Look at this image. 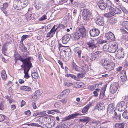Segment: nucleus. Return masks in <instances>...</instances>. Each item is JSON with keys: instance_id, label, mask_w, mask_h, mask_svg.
I'll return each mask as SVG.
<instances>
[{"instance_id": "052dcab7", "label": "nucleus", "mask_w": 128, "mask_h": 128, "mask_svg": "<svg viewBox=\"0 0 128 128\" xmlns=\"http://www.w3.org/2000/svg\"><path fill=\"white\" fill-rule=\"evenodd\" d=\"M70 77H71L72 78L74 79L75 80H78V79L74 75L71 74L70 75Z\"/></svg>"}, {"instance_id": "a19ab883", "label": "nucleus", "mask_w": 128, "mask_h": 128, "mask_svg": "<svg viewBox=\"0 0 128 128\" xmlns=\"http://www.w3.org/2000/svg\"><path fill=\"white\" fill-rule=\"evenodd\" d=\"M8 44V42H6L4 43L2 47V52H5L7 50V48L6 46Z\"/></svg>"}, {"instance_id": "c03bdc74", "label": "nucleus", "mask_w": 128, "mask_h": 128, "mask_svg": "<svg viewBox=\"0 0 128 128\" xmlns=\"http://www.w3.org/2000/svg\"><path fill=\"white\" fill-rule=\"evenodd\" d=\"M64 26L63 24H59L57 28L56 29L57 30V31L58 32L60 30V29L64 28Z\"/></svg>"}, {"instance_id": "603ef678", "label": "nucleus", "mask_w": 128, "mask_h": 128, "mask_svg": "<svg viewBox=\"0 0 128 128\" xmlns=\"http://www.w3.org/2000/svg\"><path fill=\"white\" fill-rule=\"evenodd\" d=\"M26 17L28 20H31L32 18V15L30 14L27 15V16H26Z\"/></svg>"}, {"instance_id": "c9c22d12", "label": "nucleus", "mask_w": 128, "mask_h": 128, "mask_svg": "<svg viewBox=\"0 0 128 128\" xmlns=\"http://www.w3.org/2000/svg\"><path fill=\"white\" fill-rule=\"evenodd\" d=\"M101 52H100L97 51L94 53L93 54L94 56L95 57V58H99L101 56Z\"/></svg>"}, {"instance_id": "f03ea898", "label": "nucleus", "mask_w": 128, "mask_h": 128, "mask_svg": "<svg viewBox=\"0 0 128 128\" xmlns=\"http://www.w3.org/2000/svg\"><path fill=\"white\" fill-rule=\"evenodd\" d=\"M82 16L84 20L88 21L91 19L92 14L90 10L88 9H84L82 12Z\"/></svg>"}, {"instance_id": "69168bd1", "label": "nucleus", "mask_w": 128, "mask_h": 128, "mask_svg": "<svg viewBox=\"0 0 128 128\" xmlns=\"http://www.w3.org/2000/svg\"><path fill=\"white\" fill-rule=\"evenodd\" d=\"M105 91V90H104L102 91H101L100 93V96H102L104 97V92Z\"/></svg>"}, {"instance_id": "49530a36", "label": "nucleus", "mask_w": 128, "mask_h": 128, "mask_svg": "<svg viewBox=\"0 0 128 128\" xmlns=\"http://www.w3.org/2000/svg\"><path fill=\"white\" fill-rule=\"evenodd\" d=\"M116 8V7L114 8L111 6H110L109 8V11L111 12H114V13Z\"/></svg>"}, {"instance_id": "5fc2aeb1", "label": "nucleus", "mask_w": 128, "mask_h": 128, "mask_svg": "<svg viewBox=\"0 0 128 128\" xmlns=\"http://www.w3.org/2000/svg\"><path fill=\"white\" fill-rule=\"evenodd\" d=\"M28 37V36L27 35H23L21 37V40H23Z\"/></svg>"}, {"instance_id": "0e129e2a", "label": "nucleus", "mask_w": 128, "mask_h": 128, "mask_svg": "<svg viewBox=\"0 0 128 128\" xmlns=\"http://www.w3.org/2000/svg\"><path fill=\"white\" fill-rule=\"evenodd\" d=\"M47 113L48 114H51L52 115H54V113L52 110H48L47 112Z\"/></svg>"}, {"instance_id": "412c9836", "label": "nucleus", "mask_w": 128, "mask_h": 128, "mask_svg": "<svg viewBox=\"0 0 128 128\" xmlns=\"http://www.w3.org/2000/svg\"><path fill=\"white\" fill-rule=\"evenodd\" d=\"M90 120V118L88 117H84L79 120V121L81 122H85L87 124Z\"/></svg>"}, {"instance_id": "3c124183", "label": "nucleus", "mask_w": 128, "mask_h": 128, "mask_svg": "<svg viewBox=\"0 0 128 128\" xmlns=\"http://www.w3.org/2000/svg\"><path fill=\"white\" fill-rule=\"evenodd\" d=\"M122 12L124 13V14H126L128 13V11L125 8L123 7L122 9H121Z\"/></svg>"}, {"instance_id": "ddd939ff", "label": "nucleus", "mask_w": 128, "mask_h": 128, "mask_svg": "<svg viewBox=\"0 0 128 128\" xmlns=\"http://www.w3.org/2000/svg\"><path fill=\"white\" fill-rule=\"evenodd\" d=\"M95 43L94 40L90 39L89 41L87 42L86 44L88 45V47L93 50L96 46L95 45Z\"/></svg>"}, {"instance_id": "ea45409f", "label": "nucleus", "mask_w": 128, "mask_h": 128, "mask_svg": "<svg viewBox=\"0 0 128 128\" xmlns=\"http://www.w3.org/2000/svg\"><path fill=\"white\" fill-rule=\"evenodd\" d=\"M72 64L73 69H74L76 71H78L79 70V67L76 65L75 63L74 62H72Z\"/></svg>"}, {"instance_id": "6ab92c4d", "label": "nucleus", "mask_w": 128, "mask_h": 128, "mask_svg": "<svg viewBox=\"0 0 128 128\" xmlns=\"http://www.w3.org/2000/svg\"><path fill=\"white\" fill-rule=\"evenodd\" d=\"M70 36L69 34H66L64 35L62 38V42L63 44H66L70 39Z\"/></svg>"}, {"instance_id": "774afa93", "label": "nucleus", "mask_w": 128, "mask_h": 128, "mask_svg": "<svg viewBox=\"0 0 128 128\" xmlns=\"http://www.w3.org/2000/svg\"><path fill=\"white\" fill-rule=\"evenodd\" d=\"M78 78H82L84 77L83 74H78Z\"/></svg>"}, {"instance_id": "79ce46f5", "label": "nucleus", "mask_w": 128, "mask_h": 128, "mask_svg": "<svg viewBox=\"0 0 128 128\" xmlns=\"http://www.w3.org/2000/svg\"><path fill=\"white\" fill-rule=\"evenodd\" d=\"M32 77L34 78L35 79H37L38 78V74L36 72H34L32 73L31 74Z\"/></svg>"}, {"instance_id": "6e6d98bb", "label": "nucleus", "mask_w": 128, "mask_h": 128, "mask_svg": "<svg viewBox=\"0 0 128 128\" xmlns=\"http://www.w3.org/2000/svg\"><path fill=\"white\" fill-rule=\"evenodd\" d=\"M101 64L104 66L106 65V64H107L106 63L105 60L104 59H102L101 61Z\"/></svg>"}, {"instance_id": "c756f323", "label": "nucleus", "mask_w": 128, "mask_h": 128, "mask_svg": "<svg viewBox=\"0 0 128 128\" xmlns=\"http://www.w3.org/2000/svg\"><path fill=\"white\" fill-rule=\"evenodd\" d=\"M74 52L76 53H77L78 54V56L80 58V54L81 53V50H80V48L77 47L74 48Z\"/></svg>"}, {"instance_id": "f3484780", "label": "nucleus", "mask_w": 128, "mask_h": 128, "mask_svg": "<svg viewBox=\"0 0 128 128\" xmlns=\"http://www.w3.org/2000/svg\"><path fill=\"white\" fill-rule=\"evenodd\" d=\"M80 33L82 37H84L86 35V33L84 27L82 26L78 28V31Z\"/></svg>"}, {"instance_id": "680f3d73", "label": "nucleus", "mask_w": 128, "mask_h": 128, "mask_svg": "<svg viewBox=\"0 0 128 128\" xmlns=\"http://www.w3.org/2000/svg\"><path fill=\"white\" fill-rule=\"evenodd\" d=\"M4 109V104L2 102H0V110H3Z\"/></svg>"}, {"instance_id": "f704fd0d", "label": "nucleus", "mask_w": 128, "mask_h": 128, "mask_svg": "<svg viewBox=\"0 0 128 128\" xmlns=\"http://www.w3.org/2000/svg\"><path fill=\"white\" fill-rule=\"evenodd\" d=\"M122 25L127 30H128V22L123 21L122 22Z\"/></svg>"}, {"instance_id": "e2e57ef3", "label": "nucleus", "mask_w": 128, "mask_h": 128, "mask_svg": "<svg viewBox=\"0 0 128 128\" xmlns=\"http://www.w3.org/2000/svg\"><path fill=\"white\" fill-rule=\"evenodd\" d=\"M35 7L36 9L38 10L40 8L41 5L40 4H38L36 5Z\"/></svg>"}, {"instance_id": "13d9d810", "label": "nucleus", "mask_w": 128, "mask_h": 128, "mask_svg": "<svg viewBox=\"0 0 128 128\" xmlns=\"http://www.w3.org/2000/svg\"><path fill=\"white\" fill-rule=\"evenodd\" d=\"M32 104L34 109H35L36 108L37 106L36 103L35 102H33Z\"/></svg>"}, {"instance_id": "4be33fe9", "label": "nucleus", "mask_w": 128, "mask_h": 128, "mask_svg": "<svg viewBox=\"0 0 128 128\" xmlns=\"http://www.w3.org/2000/svg\"><path fill=\"white\" fill-rule=\"evenodd\" d=\"M116 19L115 18L113 17L110 19L108 20V22L109 24L112 25L116 23Z\"/></svg>"}, {"instance_id": "0eeeda50", "label": "nucleus", "mask_w": 128, "mask_h": 128, "mask_svg": "<svg viewBox=\"0 0 128 128\" xmlns=\"http://www.w3.org/2000/svg\"><path fill=\"white\" fill-rule=\"evenodd\" d=\"M32 64H30L24 67V77L26 78H28L30 77L28 73L29 70L32 67Z\"/></svg>"}, {"instance_id": "1a4fd4ad", "label": "nucleus", "mask_w": 128, "mask_h": 128, "mask_svg": "<svg viewBox=\"0 0 128 128\" xmlns=\"http://www.w3.org/2000/svg\"><path fill=\"white\" fill-rule=\"evenodd\" d=\"M100 32L99 30L97 29L93 28L90 31V36L92 37L96 36L99 34Z\"/></svg>"}, {"instance_id": "4c0bfd02", "label": "nucleus", "mask_w": 128, "mask_h": 128, "mask_svg": "<svg viewBox=\"0 0 128 128\" xmlns=\"http://www.w3.org/2000/svg\"><path fill=\"white\" fill-rule=\"evenodd\" d=\"M122 116L124 118L128 119V110H126L123 112Z\"/></svg>"}, {"instance_id": "a18cd8bd", "label": "nucleus", "mask_w": 128, "mask_h": 128, "mask_svg": "<svg viewBox=\"0 0 128 128\" xmlns=\"http://www.w3.org/2000/svg\"><path fill=\"white\" fill-rule=\"evenodd\" d=\"M100 90L99 89L96 88V90L94 91L93 92V94H94V96H95L96 97L98 96V92Z\"/></svg>"}, {"instance_id": "9d476101", "label": "nucleus", "mask_w": 128, "mask_h": 128, "mask_svg": "<svg viewBox=\"0 0 128 128\" xmlns=\"http://www.w3.org/2000/svg\"><path fill=\"white\" fill-rule=\"evenodd\" d=\"M97 4L100 8L102 10H105L107 6V4L103 0L99 1Z\"/></svg>"}, {"instance_id": "72a5a7b5", "label": "nucleus", "mask_w": 128, "mask_h": 128, "mask_svg": "<svg viewBox=\"0 0 128 128\" xmlns=\"http://www.w3.org/2000/svg\"><path fill=\"white\" fill-rule=\"evenodd\" d=\"M70 92V91L69 89L64 90L61 92L60 95H58V97H59L60 96H61L62 95V96L64 94L68 95L69 94Z\"/></svg>"}, {"instance_id": "5701e85b", "label": "nucleus", "mask_w": 128, "mask_h": 128, "mask_svg": "<svg viewBox=\"0 0 128 128\" xmlns=\"http://www.w3.org/2000/svg\"><path fill=\"white\" fill-rule=\"evenodd\" d=\"M121 80L122 82H124L127 79L126 74L124 72H122L120 74Z\"/></svg>"}, {"instance_id": "39448f33", "label": "nucleus", "mask_w": 128, "mask_h": 128, "mask_svg": "<svg viewBox=\"0 0 128 128\" xmlns=\"http://www.w3.org/2000/svg\"><path fill=\"white\" fill-rule=\"evenodd\" d=\"M118 86V84L117 82L111 84L110 87V91L112 94L114 93L116 91Z\"/></svg>"}, {"instance_id": "09e8293b", "label": "nucleus", "mask_w": 128, "mask_h": 128, "mask_svg": "<svg viewBox=\"0 0 128 128\" xmlns=\"http://www.w3.org/2000/svg\"><path fill=\"white\" fill-rule=\"evenodd\" d=\"M38 56L40 62H42L44 61V60L40 55V54H38Z\"/></svg>"}, {"instance_id": "de8ad7c7", "label": "nucleus", "mask_w": 128, "mask_h": 128, "mask_svg": "<svg viewBox=\"0 0 128 128\" xmlns=\"http://www.w3.org/2000/svg\"><path fill=\"white\" fill-rule=\"evenodd\" d=\"M46 18H47L46 16L44 14L39 18V20L40 21H42L46 19Z\"/></svg>"}, {"instance_id": "7ed1b4c3", "label": "nucleus", "mask_w": 128, "mask_h": 128, "mask_svg": "<svg viewBox=\"0 0 128 128\" xmlns=\"http://www.w3.org/2000/svg\"><path fill=\"white\" fill-rule=\"evenodd\" d=\"M31 58V57H30L26 58H24L21 56H19L18 58V60H20L23 62L24 67L32 64L30 61Z\"/></svg>"}, {"instance_id": "dca6fc26", "label": "nucleus", "mask_w": 128, "mask_h": 128, "mask_svg": "<svg viewBox=\"0 0 128 128\" xmlns=\"http://www.w3.org/2000/svg\"><path fill=\"white\" fill-rule=\"evenodd\" d=\"M90 123L92 128H98V124H100V122L98 121L93 120L90 122Z\"/></svg>"}, {"instance_id": "20e7f679", "label": "nucleus", "mask_w": 128, "mask_h": 128, "mask_svg": "<svg viewBox=\"0 0 128 128\" xmlns=\"http://www.w3.org/2000/svg\"><path fill=\"white\" fill-rule=\"evenodd\" d=\"M115 54V56L117 58L120 59L124 57V50L122 48L117 49Z\"/></svg>"}, {"instance_id": "bb28decb", "label": "nucleus", "mask_w": 128, "mask_h": 128, "mask_svg": "<svg viewBox=\"0 0 128 128\" xmlns=\"http://www.w3.org/2000/svg\"><path fill=\"white\" fill-rule=\"evenodd\" d=\"M95 108L96 109H98L99 111L102 110L104 108V107L103 104H96Z\"/></svg>"}, {"instance_id": "423d86ee", "label": "nucleus", "mask_w": 128, "mask_h": 128, "mask_svg": "<svg viewBox=\"0 0 128 128\" xmlns=\"http://www.w3.org/2000/svg\"><path fill=\"white\" fill-rule=\"evenodd\" d=\"M117 49L118 45L117 44L115 43L112 44L110 43L109 52L115 53Z\"/></svg>"}, {"instance_id": "8fccbe9b", "label": "nucleus", "mask_w": 128, "mask_h": 128, "mask_svg": "<svg viewBox=\"0 0 128 128\" xmlns=\"http://www.w3.org/2000/svg\"><path fill=\"white\" fill-rule=\"evenodd\" d=\"M64 85L66 86L69 87L72 85V82H64Z\"/></svg>"}, {"instance_id": "f257e3e1", "label": "nucleus", "mask_w": 128, "mask_h": 128, "mask_svg": "<svg viewBox=\"0 0 128 128\" xmlns=\"http://www.w3.org/2000/svg\"><path fill=\"white\" fill-rule=\"evenodd\" d=\"M27 3L26 0H14L13 6L15 9L20 10L26 7L27 5Z\"/></svg>"}, {"instance_id": "58836bf2", "label": "nucleus", "mask_w": 128, "mask_h": 128, "mask_svg": "<svg viewBox=\"0 0 128 128\" xmlns=\"http://www.w3.org/2000/svg\"><path fill=\"white\" fill-rule=\"evenodd\" d=\"M54 122H50V123L48 122L47 125H46L47 128H51L54 126Z\"/></svg>"}, {"instance_id": "9b49d317", "label": "nucleus", "mask_w": 128, "mask_h": 128, "mask_svg": "<svg viewBox=\"0 0 128 128\" xmlns=\"http://www.w3.org/2000/svg\"><path fill=\"white\" fill-rule=\"evenodd\" d=\"M104 20L102 16L97 17L96 19V24L100 26H103L104 25Z\"/></svg>"}, {"instance_id": "c85d7f7f", "label": "nucleus", "mask_w": 128, "mask_h": 128, "mask_svg": "<svg viewBox=\"0 0 128 128\" xmlns=\"http://www.w3.org/2000/svg\"><path fill=\"white\" fill-rule=\"evenodd\" d=\"M110 43H108L104 45L103 47V50L105 51L109 52Z\"/></svg>"}, {"instance_id": "4468645a", "label": "nucleus", "mask_w": 128, "mask_h": 128, "mask_svg": "<svg viewBox=\"0 0 128 128\" xmlns=\"http://www.w3.org/2000/svg\"><path fill=\"white\" fill-rule=\"evenodd\" d=\"M107 39L109 40H113L115 39V37L114 34L110 32H108L106 34Z\"/></svg>"}, {"instance_id": "393cba45", "label": "nucleus", "mask_w": 128, "mask_h": 128, "mask_svg": "<svg viewBox=\"0 0 128 128\" xmlns=\"http://www.w3.org/2000/svg\"><path fill=\"white\" fill-rule=\"evenodd\" d=\"M8 6V4L7 3H4L3 5V7L1 8L2 10L6 16H7V12L6 10V9Z\"/></svg>"}, {"instance_id": "2eb2a0df", "label": "nucleus", "mask_w": 128, "mask_h": 128, "mask_svg": "<svg viewBox=\"0 0 128 128\" xmlns=\"http://www.w3.org/2000/svg\"><path fill=\"white\" fill-rule=\"evenodd\" d=\"M106 65L104 66V68L106 70H113L115 66V64L113 63L110 64H106Z\"/></svg>"}, {"instance_id": "bf43d9fd", "label": "nucleus", "mask_w": 128, "mask_h": 128, "mask_svg": "<svg viewBox=\"0 0 128 128\" xmlns=\"http://www.w3.org/2000/svg\"><path fill=\"white\" fill-rule=\"evenodd\" d=\"M25 114L28 116H30L31 114V112L29 110H28L24 112Z\"/></svg>"}, {"instance_id": "7c9ffc66", "label": "nucleus", "mask_w": 128, "mask_h": 128, "mask_svg": "<svg viewBox=\"0 0 128 128\" xmlns=\"http://www.w3.org/2000/svg\"><path fill=\"white\" fill-rule=\"evenodd\" d=\"M20 89L22 90H24L27 91H29L31 90V88L30 87L25 86H20Z\"/></svg>"}, {"instance_id": "b1692460", "label": "nucleus", "mask_w": 128, "mask_h": 128, "mask_svg": "<svg viewBox=\"0 0 128 128\" xmlns=\"http://www.w3.org/2000/svg\"><path fill=\"white\" fill-rule=\"evenodd\" d=\"M91 104H87L83 108V109L82 110V112L84 114L87 112L89 108L91 106Z\"/></svg>"}, {"instance_id": "6e6552de", "label": "nucleus", "mask_w": 128, "mask_h": 128, "mask_svg": "<svg viewBox=\"0 0 128 128\" xmlns=\"http://www.w3.org/2000/svg\"><path fill=\"white\" fill-rule=\"evenodd\" d=\"M49 120H51L50 118L49 117H45L43 118H40L39 119V122L40 124V123L46 126Z\"/></svg>"}, {"instance_id": "cd10ccee", "label": "nucleus", "mask_w": 128, "mask_h": 128, "mask_svg": "<svg viewBox=\"0 0 128 128\" xmlns=\"http://www.w3.org/2000/svg\"><path fill=\"white\" fill-rule=\"evenodd\" d=\"M124 123H116L114 125V128H124Z\"/></svg>"}, {"instance_id": "338daca9", "label": "nucleus", "mask_w": 128, "mask_h": 128, "mask_svg": "<svg viewBox=\"0 0 128 128\" xmlns=\"http://www.w3.org/2000/svg\"><path fill=\"white\" fill-rule=\"evenodd\" d=\"M91 58H90V60L91 61H92L95 60L96 58H95V57L94 56L93 54L91 55Z\"/></svg>"}, {"instance_id": "aec40b11", "label": "nucleus", "mask_w": 128, "mask_h": 128, "mask_svg": "<svg viewBox=\"0 0 128 128\" xmlns=\"http://www.w3.org/2000/svg\"><path fill=\"white\" fill-rule=\"evenodd\" d=\"M114 14H118V15L120 16V17H122L124 16L123 12H122L121 9L116 7Z\"/></svg>"}, {"instance_id": "864d4df0", "label": "nucleus", "mask_w": 128, "mask_h": 128, "mask_svg": "<svg viewBox=\"0 0 128 128\" xmlns=\"http://www.w3.org/2000/svg\"><path fill=\"white\" fill-rule=\"evenodd\" d=\"M4 116L2 114H0V122L3 121L4 119Z\"/></svg>"}, {"instance_id": "e433bc0d", "label": "nucleus", "mask_w": 128, "mask_h": 128, "mask_svg": "<svg viewBox=\"0 0 128 128\" xmlns=\"http://www.w3.org/2000/svg\"><path fill=\"white\" fill-rule=\"evenodd\" d=\"M1 75L2 78L4 80H6L7 75L6 74V72L4 70H2L1 73Z\"/></svg>"}, {"instance_id": "a878e982", "label": "nucleus", "mask_w": 128, "mask_h": 128, "mask_svg": "<svg viewBox=\"0 0 128 128\" xmlns=\"http://www.w3.org/2000/svg\"><path fill=\"white\" fill-rule=\"evenodd\" d=\"M80 33L79 32H76L74 36V39L75 40H77L81 36Z\"/></svg>"}, {"instance_id": "f8f14e48", "label": "nucleus", "mask_w": 128, "mask_h": 128, "mask_svg": "<svg viewBox=\"0 0 128 128\" xmlns=\"http://www.w3.org/2000/svg\"><path fill=\"white\" fill-rule=\"evenodd\" d=\"M118 111L120 112L124 110L126 108V103L123 101H122L119 104Z\"/></svg>"}, {"instance_id": "2f4dec72", "label": "nucleus", "mask_w": 128, "mask_h": 128, "mask_svg": "<svg viewBox=\"0 0 128 128\" xmlns=\"http://www.w3.org/2000/svg\"><path fill=\"white\" fill-rule=\"evenodd\" d=\"M19 47L20 49L22 52H25L27 50L26 47L24 46L22 44H19Z\"/></svg>"}, {"instance_id": "37998d69", "label": "nucleus", "mask_w": 128, "mask_h": 128, "mask_svg": "<svg viewBox=\"0 0 128 128\" xmlns=\"http://www.w3.org/2000/svg\"><path fill=\"white\" fill-rule=\"evenodd\" d=\"M54 32L52 31V30H51L49 32H48L47 34V37H52L54 34Z\"/></svg>"}, {"instance_id": "4d7b16f0", "label": "nucleus", "mask_w": 128, "mask_h": 128, "mask_svg": "<svg viewBox=\"0 0 128 128\" xmlns=\"http://www.w3.org/2000/svg\"><path fill=\"white\" fill-rule=\"evenodd\" d=\"M30 125L32 126H37L40 127L41 126L36 123H32L30 124Z\"/></svg>"}, {"instance_id": "473e14b6", "label": "nucleus", "mask_w": 128, "mask_h": 128, "mask_svg": "<svg viewBox=\"0 0 128 128\" xmlns=\"http://www.w3.org/2000/svg\"><path fill=\"white\" fill-rule=\"evenodd\" d=\"M114 12H110L108 13H105L104 16L107 18H109L111 16H114Z\"/></svg>"}, {"instance_id": "a211bd4d", "label": "nucleus", "mask_w": 128, "mask_h": 128, "mask_svg": "<svg viewBox=\"0 0 128 128\" xmlns=\"http://www.w3.org/2000/svg\"><path fill=\"white\" fill-rule=\"evenodd\" d=\"M79 115V114L76 113L73 114L66 116L64 118V120H67L73 119L76 118Z\"/></svg>"}]
</instances>
